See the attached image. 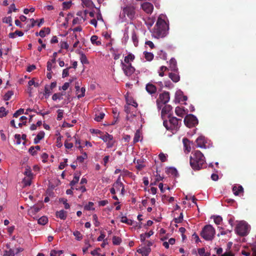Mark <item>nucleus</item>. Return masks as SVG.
Masks as SVG:
<instances>
[{
  "instance_id": "2f4dec72",
  "label": "nucleus",
  "mask_w": 256,
  "mask_h": 256,
  "mask_svg": "<svg viewBox=\"0 0 256 256\" xmlns=\"http://www.w3.org/2000/svg\"><path fill=\"white\" fill-rule=\"evenodd\" d=\"M56 135L57 136H58L56 140V146L58 148H60L62 146V144L61 142V139L62 138V136L60 135V132L58 130H57L56 132Z\"/></svg>"
},
{
  "instance_id": "58836bf2",
  "label": "nucleus",
  "mask_w": 256,
  "mask_h": 256,
  "mask_svg": "<svg viewBox=\"0 0 256 256\" xmlns=\"http://www.w3.org/2000/svg\"><path fill=\"white\" fill-rule=\"evenodd\" d=\"M122 242V239L118 236H114L112 238V243L114 245H120Z\"/></svg>"
},
{
  "instance_id": "ea45409f",
  "label": "nucleus",
  "mask_w": 256,
  "mask_h": 256,
  "mask_svg": "<svg viewBox=\"0 0 256 256\" xmlns=\"http://www.w3.org/2000/svg\"><path fill=\"white\" fill-rule=\"evenodd\" d=\"M85 91V88H82L80 89H79V90H78V92H76L78 94V98H80L82 97H84V96Z\"/></svg>"
},
{
  "instance_id": "b1692460",
  "label": "nucleus",
  "mask_w": 256,
  "mask_h": 256,
  "mask_svg": "<svg viewBox=\"0 0 256 256\" xmlns=\"http://www.w3.org/2000/svg\"><path fill=\"white\" fill-rule=\"evenodd\" d=\"M172 110V107L170 105H166L162 110V116L168 114Z\"/></svg>"
},
{
  "instance_id": "774afa93",
  "label": "nucleus",
  "mask_w": 256,
  "mask_h": 256,
  "mask_svg": "<svg viewBox=\"0 0 256 256\" xmlns=\"http://www.w3.org/2000/svg\"><path fill=\"white\" fill-rule=\"evenodd\" d=\"M114 138L112 140H109L107 142L106 144V147L108 148H111L114 146Z\"/></svg>"
},
{
  "instance_id": "9b49d317",
  "label": "nucleus",
  "mask_w": 256,
  "mask_h": 256,
  "mask_svg": "<svg viewBox=\"0 0 256 256\" xmlns=\"http://www.w3.org/2000/svg\"><path fill=\"white\" fill-rule=\"evenodd\" d=\"M170 93L168 92H164L162 94H160L159 96L158 99L156 100L158 108H160L159 106V100H160V102L163 104H166V103L168 102V101L170 100Z\"/></svg>"
},
{
  "instance_id": "cd10ccee",
  "label": "nucleus",
  "mask_w": 256,
  "mask_h": 256,
  "mask_svg": "<svg viewBox=\"0 0 256 256\" xmlns=\"http://www.w3.org/2000/svg\"><path fill=\"white\" fill-rule=\"evenodd\" d=\"M154 234V232L152 230H150L149 232H146V233H144V234H142L140 235V240L142 242H144L146 238H149L152 235Z\"/></svg>"
},
{
  "instance_id": "20e7f679",
  "label": "nucleus",
  "mask_w": 256,
  "mask_h": 256,
  "mask_svg": "<svg viewBox=\"0 0 256 256\" xmlns=\"http://www.w3.org/2000/svg\"><path fill=\"white\" fill-rule=\"evenodd\" d=\"M216 234L215 229L210 225L205 226L200 232V236L206 240H212Z\"/></svg>"
},
{
  "instance_id": "e433bc0d",
  "label": "nucleus",
  "mask_w": 256,
  "mask_h": 256,
  "mask_svg": "<svg viewBox=\"0 0 256 256\" xmlns=\"http://www.w3.org/2000/svg\"><path fill=\"white\" fill-rule=\"evenodd\" d=\"M62 254V250H52L50 252V256H60Z\"/></svg>"
},
{
  "instance_id": "bb28decb",
  "label": "nucleus",
  "mask_w": 256,
  "mask_h": 256,
  "mask_svg": "<svg viewBox=\"0 0 256 256\" xmlns=\"http://www.w3.org/2000/svg\"><path fill=\"white\" fill-rule=\"evenodd\" d=\"M175 112L178 116L182 118L184 115V110L183 108L177 106L175 110Z\"/></svg>"
},
{
  "instance_id": "2eb2a0df",
  "label": "nucleus",
  "mask_w": 256,
  "mask_h": 256,
  "mask_svg": "<svg viewBox=\"0 0 256 256\" xmlns=\"http://www.w3.org/2000/svg\"><path fill=\"white\" fill-rule=\"evenodd\" d=\"M146 90L149 94L152 95L156 94L157 88L154 84L148 83L146 84Z\"/></svg>"
},
{
  "instance_id": "4be33fe9",
  "label": "nucleus",
  "mask_w": 256,
  "mask_h": 256,
  "mask_svg": "<svg viewBox=\"0 0 256 256\" xmlns=\"http://www.w3.org/2000/svg\"><path fill=\"white\" fill-rule=\"evenodd\" d=\"M170 68L172 71H178L176 61L174 58H172L170 61Z\"/></svg>"
},
{
  "instance_id": "ddd939ff",
  "label": "nucleus",
  "mask_w": 256,
  "mask_h": 256,
  "mask_svg": "<svg viewBox=\"0 0 256 256\" xmlns=\"http://www.w3.org/2000/svg\"><path fill=\"white\" fill-rule=\"evenodd\" d=\"M141 8L148 14H151L154 10L152 4L149 2H144L141 4Z\"/></svg>"
},
{
  "instance_id": "7ed1b4c3",
  "label": "nucleus",
  "mask_w": 256,
  "mask_h": 256,
  "mask_svg": "<svg viewBox=\"0 0 256 256\" xmlns=\"http://www.w3.org/2000/svg\"><path fill=\"white\" fill-rule=\"evenodd\" d=\"M168 29V26L165 20L158 18L154 26L153 36L157 38H164L167 34Z\"/></svg>"
},
{
  "instance_id": "aec40b11",
  "label": "nucleus",
  "mask_w": 256,
  "mask_h": 256,
  "mask_svg": "<svg viewBox=\"0 0 256 256\" xmlns=\"http://www.w3.org/2000/svg\"><path fill=\"white\" fill-rule=\"evenodd\" d=\"M168 76L174 82H177L180 80V77L177 73V71L174 72H170Z\"/></svg>"
},
{
  "instance_id": "6e6d98bb",
  "label": "nucleus",
  "mask_w": 256,
  "mask_h": 256,
  "mask_svg": "<svg viewBox=\"0 0 256 256\" xmlns=\"http://www.w3.org/2000/svg\"><path fill=\"white\" fill-rule=\"evenodd\" d=\"M183 218V214L182 212H181L180 214V216L178 218H175L174 219V221L176 224L180 223L182 221Z\"/></svg>"
},
{
  "instance_id": "412c9836",
  "label": "nucleus",
  "mask_w": 256,
  "mask_h": 256,
  "mask_svg": "<svg viewBox=\"0 0 256 256\" xmlns=\"http://www.w3.org/2000/svg\"><path fill=\"white\" fill-rule=\"evenodd\" d=\"M90 41L93 44L97 46H99L102 44L100 39L96 35H94L91 37Z\"/></svg>"
},
{
  "instance_id": "e2e57ef3",
  "label": "nucleus",
  "mask_w": 256,
  "mask_h": 256,
  "mask_svg": "<svg viewBox=\"0 0 256 256\" xmlns=\"http://www.w3.org/2000/svg\"><path fill=\"white\" fill-rule=\"evenodd\" d=\"M24 174L26 176V177L28 178H32V174L31 170L29 169H26L24 172Z\"/></svg>"
},
{
  "instance_id": "7c9ffc66",
  "label": "nucleus",
  "mask_w": 256,
  "mask_h": 256,
  "mask_svg": "<svg viewBox=\"0 0 256 256\" xmlns=\"http://www.w3.org/2000/svg\"><path fill=\"white\" fill-rule=\"evenodd\" d=\"M134 58V55L132 54H130L127 56H125L124 62V64H131L130 61H132Z\"/></svg>"
},
{
  "instance_id": "6ab92c4d",
  "label": "nucleus",
  "mask_w": 256,
  "mask_h": 256,
  "mask_svg": "<svg viewBox=\"0 0 256 256\" xmlns=\"http://www.w3.org/2000/svg\"><path fill=\"white\" fill-rule=\"evenodd\" d=\"M232 191L235 196H238L240 193L244 192V188L240 185H234L232 187Z\"/></svg>"
},
{
  "instance_id": "393cba45",
  "label": "nucleus",
  "mask_w": 256,
  "mask_h": 256,
  "mask_svg": "<svg viewBox=\"0 0 256 256\" xmlns=\"http://www.w3.org/2000/svg\"><path fill=\"white\" fill-rule=\"evenodd\" d=\"M100 138L104 142H107L109 140H112L113 136L106 132L105 134L101 136Z\"/></svg>"
},
{
  "instance_id": "5701e85b",
  "label": "nucleus",
  "mask_w": 256,
  "mask_h": 256,
  "mask_svg": "<svg viewBox=\"0 0 256 256\" xmlns=\"http://www.w3.org/2000/svg\"><path fill=\"white\" fill-rule=\"evenodd\" d=\"M50 32V30L49 28H44V29H42L40 30L39 33L36 32V36H40L42 38L44 37L46 34H48Z\"/></svg>"
},
{
  "instance_id": "9d476101",
  "label": "nucleus",
  "mask_w": 256,
  "mask_h": 256,
  "mask_svg": "<svg viewBox=\"0 0 256 256\" xmlns=\"http://www.w3.org/2000/svg\"><path fill=\"white\" fill-rule=\"evenodd\" d=\"M121 65L124 74L128 76H130L135 71V68L132 66V64H124L122 62Z\"/></svg>"
},
{
  "instance_id": "39448f33",
  "label": "nucleus",
  "mask_w": 256,
  "mask_h": 256,
  "mask_svg": "<svg viewBox=\"0 0 256 256\" xmlns=\"http://www.w3.org/2000/svg\"><path fill=\"white\" fill-rule=\"evenodd\" d=\"M179 121L181 122L182 120L174 116L169 117L168 122L167 120H164L163 124L164 126L168 130H176L180 128L178 125Z\"/></svg>"
},
{
  "instance_id": "4c0bfd02",
  "label": "nucleus",
  "mask_w": 256,
  "mask_h": 256,
  "mask_svg": "<svg viewBox=\"0 0 256 256\" xmlns=\"http://www.w3.org/2000/svg\"><path fill=\"white\" fill-rule=\"evenodd\" d=\"M80 60L81 62L83 64H88L89 63L86 56L83 53L80 54Z\"/></svg>"
},
{
  "instance_id": "37998d69",
  "label": "nucleus",
  "mask_w": 256,
  "mask_h": 256,
  "mask_svg": "<svg viewBox=\"0 0 256 256\" xmlns=\"http://www.w3.org/2000/svg\"><path fill=\"white\" fill-rule=\"evenodd\" d=\"M3 256H14V251L11 248L9 250H5Z\"/></svg>"
},
{
  "instance_id": "c03bdc74",
  "label": "nucleus",
  "mask_w": 256,
  "mask_h": 256,
  "mask_svg": "<svg viewBox=\"0 0 256 256\" xmlns=\"http://www.w3.org/2000/svg\"><path fill=\"white\" fill-rule=\"evenodd\" d=\"M214 222L216 224L218 225L220 224L222 220V218L220 216H214Z\"/></svg>"
},
{
  "instance_id": "5fc2aeb1",
  "label": "nucleus",
  "mask_w": 256,
  "mask_h": 256,
  "mask_svg": "<svg viewBox=\"0 0 256 256\" xmlns=\"http://www.w3.org/2000/svg\"><path fill=\"white\" fill-rule=\"evenodd\" d=\"M7 114L6 108L4 107L0 108V118L6 116Z\"/></svg>"
},
{
  "instance_id": "6e6552de",
  "label": "nucleus",
  "mask_w": 256,
  "mask_h": 256,
  "mask_svg": "<svg viewBox=\"0 0 256 256\" xmlns=\"http://www.w3.org/2000/svg\"><path fill=\"white\" fill-rule=\"evenodd\" d=\"M184 122L186 126L190 128L198 124V120L196 116L190 114L184 118Z\"/></svg>"
},
{
  "instance_id": "de8ad7c7",
  "label": "nucleus",
  "mask_w": 256,
  "mask_h": 256,
  "mask_svg": "<svg viewBox=\"0 0 256 256\" xmlns=\"http://www.w3.org/2000/svg\"><path fill=\"white\" fill-rule=\"evenodd\" d=\"M140 132L139 130H136V132L135 134H134V143H136L137 142H138L140 140Z\"/></svg>"
},
{
  "instance_id": "a19ab883",
  "label": "nucleus",
  "mask_w": 256,
  "mask_h": 256,
  "mask_svg": "<svg viewBox=\"0 0 256 256\" xmlns=\"http://www.w3.org/2000/svg\"><path fill=\"white\" fill-rule=\"evenodd\" d=\"M32 178H28L25 177L23 179V183L24 186H30L32 182Z\"/></svg>"
},
{
  "instance_id": "4468645a",
  "label": "nucleus",
  "mask_w": 256,
  "mask_h": 256,
  "mask_svg": "<svg viewBox=\"0 0 256 256\" xmlns=\"http://www.w3.org/2000/svg\"><path fill=\"white\" fill-rule=\"evenodd\" d=\"M113 187L117 191H119L120 190V188H122L121 194L122 195L124 194V184L121 182L120 176H118L116 182L114 184Z\"/></svg>"
},
{
  "instance_id": "dca6fc26",
  "label": "nucleus",
  "mask_w": 256,
  "mask_h": 256,
  "mask_svg": "<svg viewBox=\"0 0 256 256\" xmlns=\"http://www.w3.org/2000/svg\"><path fill=\"white\" fill-rule=\"evenodd\" d=\"M196 146L200 148H206V139L204 136H200L196 140Z\"/></svg>"
},
{
  "instance_id": "f704fd0d",
  "label": "nucleus",
  "mask_w": 256,
  "mask_h": 256,
  "mask_svg": "<svg viewBox=\"0 0 256 256\" xmlns=\"http://www.w3.org/2000/svg\"><path fill=\"white\" fill-rule=\"evenodd\" d=\"M50 87L48 86V85H46L44 88V95L46 98H48L50 96L52 90L51 88H50Z\"/></svg>"
},
{
  "instance_id": "680f3d73",
  "label": "nucleus",
  "mask_w": 256,
  "mask_h": 256,
  "mask_svg": "<svg viewBox=\"0 0 256 256\" xmlns=\"http://www.w3.org/2000/svg\"><path fill=\"white\" fill-rule=\"evenodd\" d=\"M41 158L42 159V162L44 163L47 162V159L48 158V154L46 153H43L41 155Z\"/></svg>"
},
{
  "instance_id": "a878e982",
  "label": "nucleus",
  "mask_w": 256,
  "mask_h": 256,
  "mask_svg": "<svg viewBox=\"0 0 256 256\" xmlns=\"http://www.w3.org/2000/svg\"><path fill=\"white\" fill-rule=\"evenodd\" d=\"M44 136V132L43 131L40 132L34 139V143L38 144L42 140Z\"/></svg>"
},
{
  "instance_id": "49530a36",
  "label": "nucleus",
  "mask_w": 256,
  "mask_h": 256,
  "mask_svg": "<svg viewBox=\"0 0 256 256\" xmlns=\"http://www.w3.org/2000/svg\"><path fill=\"white\" fill-rule=\"evenodd\" d=\"M78 180H79V176H75L74 177L73 180L70 182V185L72 186H72H74L76 183L78 182Z\"/></svg>"
},
{
  "instance_id": "a18cd8bd",
  "label": "nucleus",
  "mask_w": 256,
  "mask_h": 256,
  "mask_svg": "<svg viewBox=\"0 0 256 256\" xmlns=\"http://www.w3.org/2000/svg\"><path fill=\"white\" fill-rule=\"evenodd\" d=\"M13 92L12 91L9 90L8 91L4 96V100H9L12 96L13 95Z\"/></svg>"
},
{
  "instance_id": "69168bd1",
  "label": "nucleus",
  "mask_w": 256,
  "mask_h": 256,
  "mask_svg": "<svg viewBox=\"0 0 256 256\" xmlns=\"http://www.w3.org/2000/svg\"><path fill=\"white\" fill-rule=\"evenodd\" d=\"M192 238L195 240V242L196 243H198L199 242H200V240L198 236V235L196 233L194 232L192 235Z\"/></svg>"
},
{
  "instance_id": "f8f14e48",
  "label": "nucleus",
  "mask_w": 256,
  "mask_h": 256,
  "mask_svg": "<svg viewBox=\"0 0 256 256\" xmlns=\"http://www.w3.org/2000/svg\"><path fill=\"white\" fill-rule=\"evenodd\" d=\"M62 50H60L58 52H55L53 54V58L50 60H48L47 62V70L48 72H51L52 68L54 67L56 62V58L58 57V54L61 52Z\"/></svg>"
},
{
  "instance_id": "c9c22d12",
  "label": "nucleus",
  "mask_w": 256,
  "mask_h": 256,
  "mask_svg": "<svg viewBox=\"0 0 256 256\" xmlns=\"http://www.w3.org/2000/svg\"><path fill=\"white\" fill-rule=\"evenodd\" d=\"M62 98H63L62 94V93H60V92L54 94L52 96V99L54 101L59 100H62Z\"/></svg>"
},
{
  "instance_id": "1a4fd4ad",
  "label": "nucleus",
  "mask_w": 256,
  "mask_h": 256,
  "mask_svg": "<svg viewBox=\"0 0 256 256\" xmlns=\"http://www.w3.org/2000/svg\"><path fill=\"white\" fill-rule=\"evenodd\" d=\"M75 88L76 92H78L80 89L78 82L76 81V78H72L68 80V81L65 82V90L68 88L72 90L73 88Z\"/></svg>"
},
{
  "instance_id": "13d9d810",
  "label": "nucleus",
  "mask_w": 256,
  "mask_h": 256,
  "mask_svg": "<svg viewBox=\"0 0 256 256\" xmlns=\"http://www.w3.org/2000/svg\"><path fill=\"white\" fill-rule=\"evenodd\" d=\"M124 111L128 114H131L133 112L132 107L130 105L124 106Z\"/></svg>"
},
{
  "instance_id": "bf43d9fd",
  "label": "nucleus",
  "mask_w": 256,
  "mask_h": 256,
  "mask_svg": "<svg viewBox=\"0 0 256 256\" xmlns=\"http://www.w3.org/2000/svg\"><path fill=\"white\" fill-rule=\"evenodd\" d=\"M58 120H60L63 117L64 111L62 110H58Z\"/></svg>"
},
{
  "instance_id": "c85d7f7f",
  "label": "nucleus",
  "mask_w": 256,
  "mask_h": 256,
  "mask_svg": "<svg viewBox=\"0 0 256 256\" xmlns=\"http://www.w3.org/2000/svg\"><path fill=\"white\" fill-rule=\"evenodd\" d=\"M132 42H134V46H138V36H137L136 32L134 30H132Z\"/></svg>"
},
{
  "instance_id": "473e14b6",
  "label": "nucleus",
  "mask_w": 256,
  "mask_h": 256,
  "mask_svg": "<svg viewBox=\"0 0 256 256\" xmlns=\"http://www.w3.org/2000/svg\"><path fill=\"white\" fill-rule=\"evenodd\" d=\"M48 222L47 217L42 216L38 220V222L40 225H45Z\"/></svg>"
},
{
  "instance_id": "338daca9",
  "label": "nucleus",
  "mask_w": 256,
  "mask_h": 256,
  "mask_svg": "<svg viewBox=\"0 0 256 256\" xmlns=\"http://www.w3.org/2000/svg\"><path fill=\"white\" fill-rule=\"evenodd\" d=\"M40 210V208L37 206H34L32 208H31L30 210H29V212H34L36 213L38 212Z\"/></svg>"
},
{
  "instance_id": "79ce46f5",
  "label": "nucleus",
  "mask_w": 256,
  "mask_h": 256,
  "mask_svg": "<svg viewBox=\"0 0 256 256\" xmlns=\"http://www.w3.org/2000/svg\"><path fill=\"white\" fill-rule=\"evenodd\" d=\"M144 57L148 61H151L154 58V54L152 52H145Z\"/></svg>"
},
{
  "instance_id": "f257e3e1",
  "label": "nucleus",
  "mask_w": 256,
  "mask_h": 256,
  "mask_svg": "<svg viewBox=\"0 0 256 256\" xmlns=\"http://www.w3.org/2000/svg\"><path fill=\"white\" fill-rule=\"evenodd\" d=\"M190 164L192 168L194 170H199L206 165L205 158L200 150H196L192 153L190 156Z\"/></svg>"
},
{
  "instance_id": "f03ea898",
  "label": "nucleus",
  "mask_w": 256,
  "mask_h": 256,
  "mask_svg": "<svg viewBox=\"0 0 256 256\" xmlns=\"http://www.w3.org/2000/svg\"><path fill=\"white\" fill-rule=\"evenodd\" d=\"M168 29V26L165 20L158 18L154 26L153 36L157 38H164L167 34Z\"/></svg>"
},
{
  "instance_id": "3c124183",
  "label": "nucleus",
  "mask_w": 256,
  "mask_h": 256,
  "mask_svg": "<svg viewBox=\"0 0 256 256\" xmlns=\"http://www.w3.org/2000/svg\"><path fill=\"white\" fill-rule=\"evenodd\" d=\"M56 216L61 220L64 219V211L63 210H60L59 212H56Z\"/></svg>"
},
{
  "instance_id": "09e8293b",
  "label": "nucleus",
  "mask_w": 256,
  "mask_h": 256,
  "mask_svg": "<svg viewBox=\"0 0 256 256\" xmlns=\"http://www.w3.org/2000/svg\"><path fill=\"white\" fill-rule=\"evenodd\" d=\"M94 204L92 202H89L88 204L84 206V209L88 210H94V208H93Z\"/></svg>"
},
{
  "instance_id": "603ef678",
  "label": "nucleus",
  "mask_w": 256,
  "mask_h": 256,
  "mask_svg": "<svg viewBox=\"0 0 256 256\" xmlns=\"http://www.w3.org/2000/svg\"><path fill=\"white\" fill-rule=\"evenodd\" d=\"M136 112H132L131 114H128V116L126 117V119L128 120L132 121L133 118L136 117Z\"/></svg>"
},
{
  "instance_id": "423d86ee",
  "label": "nucleus",
  "mask_w": 256,
  "mask_h": 256,
  "mask_svg": "<svg viewBox=\"0 0 256 256\" xmlns=\"http://www.w3.org/2000/svg\"><path fill=\"white\" fill-rule=\"evenodd\" d=\"M249 226L244 221L240 222L236 226V231L237 234L240 236H246L248 234Z\"/></svg>"
},
{
  "instance_id": "8fccbe9b",
  "label": "nucleus",
  "mask_w": 256,
  "mask_h": 256,
  "mask_svg": "<svg viewBox=\"0 0 256 256\" xmlns=\"http://www.w3.org/2000/svg\"><path fill=\"white\" fill-rule=\"evenodd\" d=\"M86 158L87 154L86 152H84L82 154V156H78L77 160L80 162H82Z\"/></svg>"
},
{
  "instance_id": "c756f323",
  "label": "nucleus",
  "mask_w": 256,
  "mask_h": 256,
  "mask_svg": "<svg viewBox=\"0 0 256 256\" xmlns=\"http://www.w3.org/2000/svg\"><path fill=\"white\" fill-rule=\"evenodd\" d=\"M105 114L103 112L96 114L94 120L96 122H100L104 117Z\"/></svg>"
},
{
  "instance_id": "052dcab7",
  "label": "nucleus",
  "mask_w": 256,
  "mask_h": 256,
  "mask_svg": "<svg viewBox=\"0 0 256 256\" xmlns=\"http://www.w3.org/2000/svg\"><path fill=\"white\" fill-rule=\"evenodd\" d=\"M158 157L162 162H164L166 160V156L165 154L162 152H161L159 154Z\"/></svg>"
},
{
  "instance_id": "f3484780",
  "label": "nucleus",
  "mask_w": 256,
  "mask_h": 256,
  "mask_svg": "<svg viewBox=\"0 0 256 256\" xmlns=\"http://www.w3.org/2000/svg\"><path fill=\"white\" fill-rule=\"evenodd\" d=\"M151 249L150 248L142 247L137 250V252L140 254L142 256H148Z\"/></svg>"
},
{
  "instance_id": "0eeeda50",
  "label": "nucleus",
  "mask_w": 256,
  "mask_h": 256,
  "mask_svg": "<svg viewBox=\"0 0 256 256\" xmlns=\"http://www.w3.org/2000/svg\"><path fill=\"white\" fill-rule=\"evenodd\" d=\"M122 14L130 20L134 19L136 14V7L132 4L126 5L122 8Z\"/></svg>"
},
{
  "instance_id": "72a5a7b5",
  "label": "nucleus",
  "mask_w": 256,
  "mask_h": 256,
  "mask_svg": "<svg viewBox=\"0 0 256 256\" xmlns=\"http://www.w3.org/2000/svg\"><path fill=\"white\" fill-rule=\"evenodd\" d=\"M120 222L122 223L126 224L128 225L132 226V224L133 222L131 220H128L126 216H122L121 218Z\"/></svg>"
},
{
  "instance_id": "a211bd4d",
  "label": "nucleus",
  "mask_w": 256,
  "mask_h": 256,
  "mask_svg": "<svg viewBox=\"0 0 256 256\" xmlns=\"http://www.w3.org/2000/svg\"><path fill=\"white\" fill-rule=\"evenodd\" d=\"M182 142L184 146V150L185 152L188 153L191 150V147L190 146V142L186 138L182 139Z\"/></svg>"
},
{
  "instance_id": "0e129e2a",
  "label": "nucleus",
  "mask_w": 256,
  "mask_h": 256,
  "mask_svg": "<svg viewBox=\"0 0 256 256\" xmlns=\"http://www.w3.org/2000/svg\"><path fill=\"white\" fill-rule=\"evenodd\" d=\"M93 220L95 222L94 225L96 226H98L100 224V222L98 221V218L96 214H94L92 215Z\"/></svg>"
},
{
  "instance_id": "864d4df0",
  "label": "nucleus",
  "mask_w": 256,
  "mask_h": 256,
  "mask_svg": "<svg viewBox=\"0 0 256 256\" xmlns=\"http://www.w3.org/2000/svg\"><path fill=\"white\" fill-rule=\"evenodd\" d=\"M23 114H24V109L20 108L14 113V117L17 118Z\"/></svg>"
},
{
  "instance_id": "4d7b16f0",
  "label": "nucleus",
  "mask_w": 256,
  "mask_h": 256,
  "mask_svg": "<svg viewBox=\"0 0 256 256\" xmlns=\"http://www.w3.org/2000/svg\"><path fill=\"white\" fill-rule=\"evenodd\" d=\"M74 235L76 236L77 240H80L82 239V235L78 231L74 232Z\"/></svg>"
}]
</instances>
